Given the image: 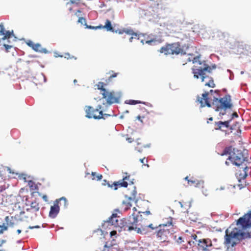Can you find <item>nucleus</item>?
<instances>
[{"mask_svg": "<svg viewBox=\"0 0 251 251\" xmlns=\"http://www.w3.org/2000/svg\"><path fill=\"white\" fill-rule=\"evenodd\" d=\"M250 227H251V211L236 220L226 230L224 245L233 248L243 240L251 238V232L246 231Z\"/></svg>", "mask_w": 251, "mask_h": 251, "instance_id": "obj_1", "label": "nucleus"}, {"mask_svg": "<svg viewBox=\"0 0 251 251\" xmlns=\"http://www.w3.org/2000/svg\"><path fill=\"white\" fill-rule=\"evenodd\" d=\"M219 90L214 91L211 90L209 92L202 94L201 97H197V101L203 107L207 106L212 107L216 111L219 112L220 115H224L226 110L231 109L233 105L231 103V97L229 95H225L223 98L219 99Z\"/></svg>", "mask_w": 251, "mask_h": 251, "instance_id": "obj_2", "label": "nucleus"}, {"mask_svg": "<svg viewBox=\"0 0 251 251\" xmlns=\"http://www.w3.org/2000/svg\"><path fill=\"white\" fill-rule=\"evenodd\" d=\"M138 220L136 217L133 215L125 218L120 219V228L119 232L123 230L125 231H129L134 230L137 233H141L142 230H145L146 227H150L153 229V224L149 223L148 221L142 219L139 224H138Z\"/></svg>", "mask_w": 251, "mask_h": 251, "instance_id": "obj_3", "label": "nucleus"}, {"mask_svg": "<svg viewBox=\"0 0 251 251\" xmlns=\"http://www.w3.org/2000/svg\"><path fill=\"white\" fill-rule=\"evenodd\" d=\"M107 84L99 82L97 84L98 91L96 92L95 100H103V104L110 105L113 103H118L120 101L122 92L120 91H109L105 89Z\"/></svg>", "mask_w": 251, "mask_h": 251, "instance_id": "obj_4", "label": "nucleus"}, {"mask_svg": "<svg viewBox=\"0 0 251 251\" xmlns=\"http://www.w3.org/2000/svg\"><path fill=\"white\" fill-rule=\"evenodd\" d=\"M210 67L205 63L204 61L196 62L195 68L193 69L194 77L199 78L201 77V81L204 82L205 85L209 87L214 88L215 86L212 77L206 75V72H211Z\"/></svg>", "mask_w": 251, "mask_h": 251, "instance_id": "obj_5", "label": "nucleus"}, {"mask_svg": "<svg viewBox=\"0 0 251 251\" xmlns=\"http://www.w3.org/2000/svg\"><path fill=\"white\" fill-rule=\"evenodd\" d=\"M173 219L170 218V220L166 224H159L153 226L154 229L157 228L156 231V236L158 241L160 242H169L170 239L173 237L175 232L174 226L173 225Z\"/></svg>", "mask_w": 251, "mask_h": 251, "instance_id": "obj_6", "label": "nucleus"}, {"mask_svg": "<svg viewBox=\"0 0 251 251\" xmlns=\"http://www.w3.org/2000/svg\"><path fill=\"white\" fill-rule=\"evenodd\" d=\"M228 154L229 156L226 161V164L229 165L230 163L237 166L242 165L245 161H248L247 157L245 156L241 150L233 148L231 146L226 148L222 155Z\"/></svg>", "mask_w": 251, "mask_h": 251, "instance_id": "obj_7", "label": "nucleus"}, {"mask_svg": "<svg viewBox=\"0 0 251 251\" xmlns=\"http://www.w3.org/2000/svg\"><path fill=\"white\" fill-rule=\"evenodd\" d=\"M191 44L189 43L183 45L182 43L179 42L167 44L161 47L159 51L165 55L185 54V50H188Z\"/></svg>", "mask_w": 251, "mask_h": 251, "instance_id": "obj_8", "label": "nucleus"}, {"mask_svg": "<svg viewBox=\"0 0 251 251\" xmlns=\"http://www.w3.org/2000/svg\"><path fill=\"white\" fill-rule=\"evenodd\" d=\"M120 220H119L118 218L113 219V220H110L108 219V220L106 221H105L101 225V229H97L95 230V232L97 233V234H99V233L102 232V234H104V232H105L106 233H107V232L105 230L107 229H110L111 227L114 226L116 227H118L120 228Z\"/></svg>", "mask_w": 251, "mask_h": 251, "instance_id": "obj_9", "label": "nucleus"}, {"mask_svg": "<svg viewBox=\"0 0 251 251\" xmlns=\"http://www.w3.org/2000/svg\"><path fill=\"white\" fill-rule=\"evenodd\" d=\"M198 249L200 251H212L213 248L210 240L203 239L198 241Z\"/></svg>", "mask_w": 251, "mask_h": 251, "instance_id": "obj_10", "label": "nucleus"}, {"mask_svg": "<svg viewBox=\"0 0 251 251\" xmlns=\"http://www.w3.org/2000/svg\"><path fill=\"white\" fill-rule=\"evenodd\" d=\"M63 202L64 206H66L67 204V200L65 198L62 197L60 198L58 201L56 200L55 202L54 203L53 206L50 207V210L49 213V215L51 218H55L59 211V206H58V202Z\"/></svg>", "mask_w": 251, "mask_h": 251, "instance_id": "obj_11", "label": "nucleus"}, {"mask_svg": "<svg viewBox=\"0 0 251 251\" xmlns=\"http://www.w3.org/2000/svg\"><path fill=\"white\" fill-rule=\"evenodd\" d=\"M102 184L103 185H107L108 187H110L112 188H113L114 190H117L118 187H126L128 185V183L126 181H123L122 180L114 182L111 185L110 184V183L106 180H103V182L102 183Z\"/></svg>", "mask_w": 251, "mask_h": 251, "instance_id": "obj_12", "label": "nucleus"}, {"mask_svg": "<svg viewBox=\"0 0 251 251\" xmlns=\"http://www.w3.org/2000/svg\"><path fill=\"white\" fill-rule=\"evenodd\" d=\"M103 241L102 244H100L98 243L96 251H113L114 245L108 244L107 242H105L104 237H103Z\"/></svg>", "mask_w": 251, "mask_h": 251, "instance_id": "obj_13", "label": "nucleus"}, {"mask_svg": "<svg viewBox=\"0 0 251 251\" xmlns=\"http://www.w3.org/2000/svg\"><path fill=\"white\" fill-rule=\"evenodd\" d=\"M13 33V30L11 32L6 30L3 23L0 24V42L1 40L9 39Z\"/></svg>", "mask_w": 251, "mask_h": 251, "instance_id": "obj_14", "label": "nucleus"}, {"mask_svg": "<svg viewBox=\"0 0 251 251\" xmlns=\"http://www.w3.org/2000/svg\"><path fill=\"white\" fill-rule=\"evenodd\" d=\"M185 179L187 181L188 185L194 186L195 187H199L203 184L204 181L202 180H198L197 179L192 177L189 179L188 176L185 177Z\"/></svg>", "mask_w": 251, "mask_h": 251, "instance_id": "obj_15", "label": "nucleus"}, {"mask_svg": "<svg viewBox=\"0 0 251 251\" xmlns=\"http://www.w3.org/2000/svg\"><path fill=\"white\" fill-rule=\"evenodd\" d=\"M152 116L149 113L147 112L146 114L137 117V119L141 122L142 124H149L150 121L152 120Z\"/></svg>", "mask_w": 251, "mask_h": 251, "instance_id": "obj_16", "label": "nucleus"}, {"mask_svg": "<svg viewBox=\"0 0 251 251\" xmlns=\"http://www.w3.org/2000/svg\"><path fill=\"white\" fill-rule=\"evenodd\" d=\"M248 167L245 165V166L243 167V169L242 172L239 171L236 173V176L239 182L241 181L242 179L244 180L246 179L248 176L247 171H248Z\"/></svg>", "mask_w": 251, "mask_h": 251, "instance_id": "obj_17", "label": "nucleus"}, {"mask_svg": "<svg viewBox=\"0 0 251 251\" xmlns=\"http://www.w3.org/2000/svg\"><path fill=\"white\" fill-rule=\"evenodd\" d=\"M105 28L107 31L114 32V29L111 23L109 20H106L104 25L95 26V30L98 29Z\"/></svg>", "mask_w": 251, "mask_h": 251, "instance_id": "obj_18", "label": "nucleus"}, {"mask_svg": "<svg viewBox=\"0 0 251 251\" xmlns=\"http://www.w3.org/2000/svg\"><path fill=\"white\" fill-rule=\"evenodd\" d=\"M229 121H227L225 122L219 121L215 122L214 128L215 130H223V128H228L229 127Z\"/></svg>", "mask_w": 251, "mask_h": 251, "instance_id": "obj_19", "label": "nucleus"}, {"mask_svg": "<svg viewBox=\"0 0 251 251\" xmlns=\"http://www.w3.org/2000/svg\"><path fill=\"white\" fill-rule=\"evenodd\" d=\"M99 108L95 109V119H105L109 116V114H103V111L101 109V106H99Z\"/></svg>", "mask_w": 251, "mask_h": 251, "instance_id": "obj_20", "label": "nucleus"}, {"mask_svg": "<svg viewBox=\"0 0 251 251\" xmlns=\"http://www.w3.org/2000/svg\"><path fill=\"white\" fill-rule=\"evenodd\" d=\"M15 217L11 216L9 217L8 216H6L4 218L5 221L6 222V226L10 227H13L16 225L15 221H16Z\"/></svg>", "mask_w": 251, "mask_h": 251, "instance_id": "obj_21", "label": "nucleus"}, {"mask_svg": "<svg viewBox=\"0 0 251 251\" xmlns=\"http://www.w3.org/2000/svg\"><path fill=\"white\" fill-rule=\"evenodd\" d=\"M94 109L92 107L90 106H86L85 107V112H86V117L88 118H94Z\"/></svg>", "mask_w": 251, "mask_h": 251, "instance_id": "obj_22", "label": "nucleus"}, {"mask_svg": "<svg viewBox=\"0 0 251 251\" xmlns=\"http://www.w3.org/2000/svg\"><path fill=\"white\" fill-rule=\"evenodd\" d=\"M122 205L125 211L128 210L132 206L131 202L129 201H124L122 202Z\"/></svg>", "mask_w": 251, "mask_h": 251, "instance_id": "obj_23", "label": "nucleus"}, {"mask_svg": "<svg viewBox=\"0 0 251 251\" xmlns=\"http://www.w3.org/2000/svg\"><path fill=\"white\" fill-rule=\"evenodd\" d=\"M30 207L34 211L36 212L39 210V203L36 201H33L30 204Z\"/></svg>", "mask_w": 251, "mask_h": 251, "instance_id": "obj_24", "label": "nucleus"}, {"mask_svg": "<svg viewBox=\"0 0 251 251\" xmlns=\"http://www.w3.org/2000/svg\"><path fill=\"white\" fill-rule=\"evenodd\" d=\"M124 33H126L127 34L131 35L132 36L129 39L130 42H132V40L133 38V36L135 37L137 36V34L135 33L132 30L125 29V31H124Z\"/></svg>", "mask_w": 251, "mask_h": 251, "instance_id": "obj_25", "label": "nucleus"}, {"mask_svg": "<svg viewBox=\"0 0 251 251\" xmlns=\"http://www.w3.org/2000/svg\"><path fill=\"white\" fill-rule=\"evenodd\" d=\"M127 101L126 103H128L130 105H135L136 104L138 103H144L145 102H143L141 101L140 100H127Z\"/></svg>", "mask_w": 251, "mask_h": 251, "instance_id": "obj_26", "label": "nucleus"}, {"mask_svg": "<svg viewBox=\"0 0 251 251\" xmlns=\"http://www.w3.org/2000/svg\"><path fill=\"white\" fill-rule=\"evenodd\" d=\"M182 35H184V34H182L181 33H180L178 34V35L176 36L177 38L180 39L181 40H183L184 39H185L187 42V43H190V38L189 37L187 36L186 35H185L184 38L182 37Z\"/></svg>", "mask_w": 251, "mask_h": 251, "instance_id": "obj_27", "label": "nucleus"}, {"mask_svg": "<svg viewBox=\"0 0 251 251\" xmlns=\"http://www.w3.org/2000/svg\"><path fill=\"white\" fill-rule=\"evenodd\" d=\"M8 226L5 225L4 224L3 225H0V234L3 233L4 231L7 230Z\"/></svg>", "mask_w": 251, "mask_h": 251, "instance_id": "obj_28", "label": "nucleus"}, {"mask_svg": "<svg viewBox=\"0 0 251 251\" xmlns=\"http://www.w3.org/2000/svg\"><path fill=\"white\" fill-rule=\"evenodd\" d=\"M117 213H120V211L118 209L114 210V213L109 218L110 220H113V219L118 218Z\"/></svg>", "mask_w": 251, "mask_h": 251, "instance_id": "obj_29", "label": "nucleus"}, {"mask_svg": "<svg viewBox=\"0 0 251 251\" xmlns=\"http://www.w3.org/2000/svg\"><path fill=\"white\" fill-rule=\"evenodd\" d=\"M32 49L36 51H40L41 45L39 43L34 44Z\"/></svg>", "mask_w": 251, "mask_h": 251, "instance_id": "obj_30", "label": "nucleus"}, {"mask_svg": "<svg viewBox=\"0 0 251 251\" xmlns=\"http://www.w3.org/2000/svg\"><path fill=\"white\" fill-rule=\"evenodd\" d=\"M140 161L141 163H142L143 165L147 166L148 167H149V165L147 164L148 160L145 157L140 159Z\"/></svg>", "mask_w": 251, "mask_h": 251, "instance_id": "obj_31", "label": "nucleus"}, {"mask_svg": "<svg viewBox=\"0 0 251 251\" xmlns=\"http://www.w3.org/2000/svg\"><path fill=\"white\" fill-rule=\"evenodd\" d=\"M126 176L123 177L122 180L123 181L128 180V181H130L131 184H133V182L130 180V175H127V173H126Z\"/></svg>", "mask_w": 251, "mask_h": 251, "instance_id": "obj_32", "label": "nucleus"}, {"mask_svg": "<svg viewBox=\"0 0 251 251\" xmlns=\"http://www.w3.org/2000/svg\"><path fill=\"white\" fill-rule=\"evenodd\" d=\"M78 22L81 23V25H86V20L83 17H79L78 20Z\"/></svg>", "mask_w": 251, "mask_h": 251, "instance_id": "obj_33", "label": "nucleus"}, {"mask_svg": "<svg viewBox=\"0 0 251 251\" xmlns=\"http://www.w3.org/2000/svg\"><path fill=\"white\" fill-rule=\"evenodd\" d=\"M156 42V40L155 39H152L150 40H147L146 41V43L150 45H153Z\"/></svg>", "mask_w": 251, "mask_h": 251, "instance_id": "obj_34", "label": "nucleus"}, {"mask_svg": "<svg viewBox=\"0 0 251 251\" xmlns=\"http://www.w3.org/2000/svg\"><path fill=\"white\" fill-rule=\"evenodd\" d=\"M70 1L72 4L78 5L80 3L81 0H70Z\"/></svg>", "mask_w": 251, "mask_h": 251, "instance_id": "obj_35", "label": "nucleus"}, {"mask_svg": "<svg viewBox=\"0 0 251 251\" xmlns=\"http://www.w3.org/2000/svg\"><path fill=\"white\" fill-rule=\"evenodd\" d=\"M110 235L111 237H114L115 238L117 237V231L116 230H112L110 232Z\"/></svg>", "mask_w": 251, "mask_h": 251, "instance_id": "obj_36", "label": "nucleus"}, {"mask_svg": "<svg viewBox=\"0 0 251 251\" xmlns=\"http://www.w3.org/2000/svg\"><path fill=\"white\" fill-rule=\"evenodd\" d=\"M124 31H125V29H117V30H114V32L115 33H118L119 34H122L124 33Z\"/></svg>", "mask_w": 251, "mask_h": 251, "instance_id": "obj_37", "label": "nucleus"}, {"mask_svg": "<svg viewBox=\"0 0 251 251\" xmlns=\"http://www.w3.org/2000/svg\"><path fill=\"white\" fill-rule=\"evenodd\" d=\"M26 44L30 47H31V48L33 47L34 43L31 40H28L26 42Z\"/></svg>", "mask_w": 251, "mask_h": 251, "instance_id": "obj_38", "label": "nucleus"}, {"mask_svg": "<svg viewBox=\"0 0 251 251\" xmlns=\"http://www.w3.org/2000/svg\"><path fill=\"white\" fill-rule=\"evenodd\" d=\"M191 214H190L188 215V216L189 217V218L190 220L195 222L197 220L198 218L197 217H191Z\"/></svg>", "mask_w": 251, "mask_h": 251, "instance_id": "obj_39", "label": "nucleus"}, {"mask_svg": "<svg viewBox=\"0 0 251 251\" xmlns=\"http://www.w3.org/2000/svg\"><path fill=\"white\" fill-rule=\"evenodd\" d=\"M4 47H5V49L7 51H8V50L9 49H11L12 46H10V45H6V44H4Z\"/></svg>", "mask_w": 251, "mask_h": 251, "instance_id": "obj_40", "label": "nucleus"}, {"mask_svg": "<svg viewBox=\"0 0 251 251\" xmlns=\"http://www.w3.org/2000/svg\"><path fill=\"white\" fill-rule=\"evenodd\" d=\"M238 117V115L236 112H234L231 115V119H233L234 117L237 118Z\"/></svg>", "mask_w": 251, "mask_h": 251, "instance_id": "obj_41", "label": "nucleus"}, {"mask_svg": "<svg viewBox=\"0 0 251 251\" xmlns=\"http://www.w3.org/2000/svg\"><path fill=\"white\" fill-rule=\"evenodd\" d=\"M118 75V73H114L113 74H112V75H111L109 77V80L111 79L112 78H113V77H116L117 75Z\"/></svg>", "mask_w": 251, "mask_h": 251, "instance_id": "obj_42", "label": "nucleus"}, {"mask_svg": "<svg viewBox=\"0 0 251 251\" xmlns=\"http://www.w3.org/2000/svg\"><path fill=\"white\" fill-rule=\"evenodd\" d=\"M95 176H96L98 180H100L102 178V176L101 175H98L97 176L95 175Z\"/></svg>", "mask_w": 251, "mask_h": 251, "instance_id": "obj_43", "label": "nucleus"}, {"mask_svg": "<svg viewBox=\"0 0 251 251\" xmlns=\"http://www.w3.org/2000/svg\"><path fill=\"white\" fill-rule=\"evenodd\" d=\"M81 11L79 10H77L76 13H75V15L77 16H79L80 15H81Z\"/></svg>", "mask_w": 251, "mask_h": 251, "instance_id": "obj_44", "label": "nucleus"}, {"mask_svg": "<svg viewBox=\"0 0 251 251\" xmlns=\"http://www.w3.org/2000/svg\"><path fill=\"white\" fill-rule=\"evenodd\" d=\"M34 228H40V226H29V228H30V229H33Z\"/></svg>", "mask_w": 251, "mask_h": 251, "instance_id": "obj_45", "label": "nucleus"}, {"mask_svg": "<svg viewBox=\"0 0 251 251\" xmlns=\"http://www.w3.org/2000/svg\"><path fill=\"white\" fill-rule=\"evenodd\" d=\"M182 240V238L181 237H179L178 239L177 240V242L178 243H181Z\"/></svg>", "mask_w": 251, "mask_h": 251, "instance_id": "obj_46", "label": "nucleus"}, {"mask_svg": "<svg viewBox=\"0 0 251 251\" xmlns=\"http://www.w3.org/2000/svg\"><path fill=\"white\" fill-rule=\"evenodd\" d=\"M245 185H244V184H238V186L240 188V189H242L243 188V187H244Z\"/></svg>", "mask_w": 251, "mask_h": 251, "instance_id": "obj_47", "label": "nucleus"}, {"mask_svg": "<svg viewBox=\"0 0 251 251\" xmlns=\"http://www.w3.org/2000/svg\"><path fill=\"white\" fill-rule=\"evenodd\" d=\"M144 214H146V215H150L151 214V212L150 211H146V212H143Z\"/></svg>", "mask_w": 251, "mask_h": 251, "instance_id": "obj_48", "label": "nucleus"}, {"mask_svg": "<svg viewBox=\"0 0 251 251\" xmlns=\"http://www.w3.org/2000/svg\"><path fill=\"white\" fill-rule=\"evenodd\" d=\"M105 5V4L103 3V2H101L100 3V4L99 5V6L101 8H102V7L104 6Z\"/></svg>", "mask_w": 251, "mask_h": 251, "instance_id": "obj_49", "label": "nucleus"}, {"mask_svg": "<svg viewBox=\"0 0 251 251\" xmlns=\"http://www.w3.org/2000/svg\"><path fill=\"white\" fill-rule=\"evenodd\" d=\"M127 140L128 141V142L129 143H131L133 141V140L131 138H127Z\"/></svg>", "mask_w": 251, "mask_h": 251, "instance_id": "obj_50", "label": "nucleus"}, {"mask_svg": "<svg viewBox=\"0 0 251 251\" xmlns=\"http://www.w3.org/2000/svg\"><path fill=\"white\" fill-rule=\"evenodd\" d=\"M70 56V54L69 53H65V57L67 58H69Z\"/></svg>", "mask_w": 251, "mask_h": 251, "instance_id": "obj_51", "label": "nucleus"}, {"mask_svg": "<svg viewBox=\"0 0 251 251\" xmlns=\"http://www.w3.org/2000/svg\"><path fill=\"white\" fill-rule=\"evenodd\" d=\"M209 121H213V118L212 117H210L209 119H208V121L207 122V123H209Z\"/></svg>", "mask_w": 251, "mask_h": 251, "instance_id": "obj_52", "label": "nucleus"}, {"mask_svg": "<svg viewBox=\"0 0 251 251\" xmlns=\"http://www.w3.org/2000/svg\"><path fill=\"white\" fill-rule=\"evenodd\" d=\"M21 232H22V230H21V229H18V230H17V233H18V234H20V233H21Z\"/></svg>", "mask_w": 251, "mask_h": 251, "instance_id": "obj_53", "label": "nucleus"}, {"mask_svg": "<svg viewBox=\"0 0 251 251\" xmlns=\"http://www.w3.org/2000/svg\"><path fill=\"white\" fill-rule=\"evenodd\" d=\"M87 27L89 28L94 29V26H87Z\"/></svg>", "mask_w": 251, "mask_h": 251, "instance_id": "obj_54", "label": "nucleus"}, {"mask_svg": "<svg viewBox=\"0 0 251 251\" xmlns=\"http://www.w3.org/2000/svg\"><path fill=\"white\" fill-rule=\"evenodd\" d=\"M43 198L44 200H45L46 201V199H47V196H44L43 197Z\"/></svg>", "mask_w": 251, "mask_h": 251, "instance_id": "obj_55", "label": "nucleus"}, {"mask_svg": "<svg viewBox=\"0 0 251 251\" xmlns=\"http://www.w3.org/2000/svg\"><path fill=\"white\" fill-rule=\"evenodd\" d=\"M25 214V212L24 211H22L20 212V215H22V214Z\"/></svg>", "mask_w": 251, "mask_h": 251, "instance_id": "obj_56", "label": "nucleus"}, {"mask_svg": "<svg viewBox=\"0 0 251 251\" xmlns=\"http://www.w3.org/2000/svg\"><path fill=\"white\" fill-rule=\"evenodd\" d=\"M132 210H133L134 211H136V207H133V209H132Z\"/></svg>", "mask_w": 251, "mask_h": 251, "instance_id": "obj_57", "label": "nucleus"}, {"mask_svg": "<svg viewBox=\"0 0 251 251\" xmlns=\"http://www.w3.org/2000/svg\"><path fill=\"white\" fill-rule=\"evenodd\" d=\"M74 82L75 84L77 82V80L76 79H75L74 80Z\"/></svg>", "mask_w": 251, "mask_h": 251, "instance_id": "obj_58", "label": "nucleus"}, {"mask_svg": "<svg viewBox=\"0 0 251 251\" xmlns=\"http://www.w3.org/2000/svg\"><path fill=\"white\" fill-rule=\"evenodd\" d=\"M91 175L94 176V172H92Z\"/></svg>", "mask_w": 251, "mask_h": 251, "instance_id": "obj_59", "label": "nucleus"}, {"mask_svg": "<svg viewBox=\"0 0 251 251\" xmlns=\"http://www.w3.org/2000/svg\"><path fill=\"white\" fill-rule=\"evenodd\" d=\"M89 175V173H87L86 176H85V177H87V176H88Z\"/></svg>", "mask_w": 251, "mask_h": 251, "instance_id": "obj_60", "label": "nucleus"}, {"mask_svg": "<svg viewBox=\"0 0 251 251\" xmlns=\"http://www.w3.org/2000/svg\"><path fill=\"white\" fill-rule=\"evenodd\" d=\"M2 189H5V188H2V189H1V191H2Z\"/></svg>", "mask_w": 251, "mask_h": 251, "instance_id": "obj_61", "label": "nucleus"}, {"mask_svg": "<svg viewBox=\"0 0 251 251\" xmlns=\"http://www.w3.org/2000/svg\"><path fill=\"white\" fill-rule=\"evenodd\" d=\"M2 189H5V188H2V189H1V191H2Z\"/></svg>", "mask_w": 251, "mask_h": 251, "instance_id": "obj_62", "label": "nucleus"}, {"mask_svg": "<svg viewBox=\"0 0 251 251\" xmlns=\"http://www.w3.org/2000/svg\"><path fill=\"white\" fill-rule=\"evenodd\" d=\"M0 251H3V250H0Z\"/></svg>", "mask_w": 251, "mask_h": 251, "instance_id": "obj_63", "label": "nucleus"}]
</instances>
